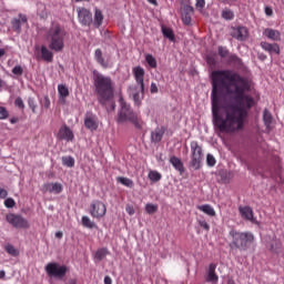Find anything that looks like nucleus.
Segmentation results:
<instances>
[{
    "mask_svg": "<svg viewBox=\"0 0 284 284\" xmlns=\"http://www.w3.org/2000/svg\"><path fill=\"white\" fill-rule=\"evenodd\" d=\"M41 54H42V59L44 61H47V63H52V59H53V54L51 51H49V49L45 45L41 47Z\"/></svg>",
    "mask_w": 284,
    "mask_h": 284,
    "instance_id": "obj_26",
    "label": "nucleus"
},
{
    "mask_svg": "<svg viewBox=\"0 0 284 284\" xmlns=\"http://www.w3.org/2000/svg\"><path fill=\"white\" fill-rule=\"evenodd\" d=\"M58 92L60 94V103H65V98L70 97V90L64 84L58 85Z\"/></svg>",
    "mask_w": 284,
    "mask_h": 284,
    "instance_id": "obj_21",
    "label": "nucleus"
},
{
    "mask_svg": "<svg viewBox=\"0 0 284 284\" xmlns=\"http://www.w3.org/2000/svg\"><path fill=\"white\" fill-rule=\"evenodd\" d=\"M133 74L138 85H140L141 94L143 97V92H145V83H144L145 70L142 67H135L133 68Z\"/></svg>",
    "mask_w": 284,
    "mask_h": 284,
    "instance_id": "obj_10",
    "label": "nucleus"
},
{
    "mask_svg": "<svg viewBox=\"0 0 284 284\" xmlns=\"http://www.w3.org/2000/svg\"><path fill=\"white\" fill-rule=\"evenodd\" d=\"M265 14H266V17H272V14H274V11L272 10V8L266 7L265 8Z\"/></svg>",
    "mask_w": 284,
    "mask_h": 284,
    "instance_id": "obj_57",
    "label": "nucleus"
},
{
    "mask_svg": "<svg viewBox=\"0 0 284 284\" xmlns=\"http://www.w3.org/2000/svg\"><path fill=\"white\" fill-rule=\"evenodd\" d=\"M199 225H201L206 232L210 231V224H207L205 221H199Z\"/></svg>",
    "mask_w": 284,
    "mask_h": 284,
    "instance_id": "obj_52",
    "label": "nucleus"
},
{
    "mask_svg": "<svg viewBox=\"0 0 284 284\" xmlns=\"http://www.w3.org/2000/svg\"><path fill=\"white\" fill-rule=\"evenodd\" d=\"M109 252L106 251V248H100L95 252V258L98 261H103V258H105V256H108Z\"/></svg>",
    "mask_w": 284,
    "mask_h": 284,
    "instance_id": "obj_34",
    "label": "nucleus"
},
{
    "mask_svg": "<svg viewBox=\"0 0 284 284\" xmlns=\"http://www.w3.org/2000/svg\"><path fill=\"white\" fill-rule=\"evenodd\" d=\"M78 19L82 26H92V12L85 8L78 9Z\"/></svg>",
    "mask_w": 284,
    "mask_h": 284,
    "instance_id": "obj_11",
    "label": "nucleus"
},
{
    "mask_svg": "<svg viewBox=\"0 0 284 284\" xmlns=\"http://www.w3.org/2000/svg\"><path fill=\"white\" fill-rule=\"evenodd\" d=\"M104 284H112V278L110 276L104 277Z\"/></svg>",
    "mask_w": 284,
    "mask_h": 284,
    "instance_id": "obj_58",
    "label": "nucleus"
},
{
    "mask_svg": "<svg viewBox=\"0 0 284 284\" xmlns=\"http://www.w3.org/2000/svg\"><path fill=\"white\" fill-rule=\"evenodd\" d=\"M145 61L150 68H156V58L152 54H146Z\"/></svg>",
    "mask_w": 284,
    "mask_h": 284,
    "instance_id": "obj_38",
    "label": "nucleus"
},
{
    "mask_svg": "<svg viewBox=\"0 0 284 284\" xmlns=\"http://www.w3.org/2000/svg\"><path fill=\"white\" fill-rule=\"evenodd\" d=\"M151 94H156L159 92V87H156V83H151Z\"/></svg>",
    "mask_w": 284,
    "mask_h": 284,
    "instance_id": "obj_53",
    "label": "nucleus"
},
{
    "mask_svg": "<svg viewBox=\"0 0 284 284\" xmlns=\"http://www.w3.org/2000/svg\"><path fill=\"white\" fill-rule=\"evenodd\" d=\"M261 45L263 50H266V52H270V50H272V44L268 42H261Z\"/></svg>",
    "mask_w": 284,
    "mask_h": 284,
    "instance_id": "obj_49",
    "label": "nucleus"
},
{
    "mask_svg": "<svg viewBox=\"0 0 284 284\" xmlns=\"http://www.w3.org/2000/svg\"><path fill=\"white\" fill-rule=\"evenodd\" d=\"M4 205L6 207H14V205H17V203L14 202V199L12 197H8L6 201H4Z\"/></svg>",
    "mask_w": 284,
    "mask_h": 284,
    "instance_id": "obj_44",
    "label": "nucleus"
},
{
    "mask_svg": "<svg viewBox=\"0 0 284 284\" xmlns=\"http://www.w3.org/2000/svg\"><path fill=\"white\" fill-rule=\"evenodd\" d=\"M222 18L226 21H232V19H234V12L230 9H224L222 11Z\"/></svg>",
    "mask_w": 284,
    "mask_h": 284,
    "instance_id": "obj_36",
    "label": "nucleus"
},
{
    "mask_svg": "<svg viewBox=\"0 0 284 284\" xmlns=\"http://www.w3.org/2000/svg\"><path fill=\"white\" fill-rule=\"evenodd\" d=\"M170 163L173 165V168H175V170H178L181 174H183V172H185V168H183V162L181 161V159L176 158V156H172L170 159Z\"/></svg>",
    "mask_w": 284,
    "mask_h": 284,
    "instance_id": "obj_22",
    "label": "nucleus"
},
{
    "mask_svg": "<svg viewBox=\"0 0 284 284\" xmlns=\"http://www.w3.org/2000/svg\"><path fill=\"white\" fill-rule=\"evenodd\" d=\"M268 250L273 254H281V252H283V244L281 243V240L278 239L272 240L270 242Z\"/></svg>",
    "mask_w": 284,
    "mask_h": 284,
    "instance_id": "obj_17",
    "label": "nucleus"
},
{
    "mask_svg": "<svg viewBox=\"0 0 284 284\" xmlns=\"http://www.w3.org/2000/svg\"><path fill=\"white\" fill-rule=\"evenodd\" d=\"M17 121H19L18 118H12V119L10 120V123L14 124V123H17Z\"/></svg>",
    "mask_w": 284,
    "mask_h": 284,
    "instance_id": "obj_61",
    "label": "nucleus"
},
{
    "mask_svg": "<svg viewBox=\"0 0 284 284\" xmlns=\"http://www.w3.org/2000/svg\"><path fill=\"white\" fill-rule=\"evenodd\" d=\"M131 91L133 92V101L138 105H141V85L131 87Z\"/></svg>",
    "mask_w": 284,
    "mask_h": 284,
    "instance_id": "obj_27",
    "label": "nucleus"
},
{
    "mask_svg": "<svg viewBox=\"0 0 284 284\" xmlns=\"http://www.w3.org/2000/svg\"><path fill=\"white\" fill-rule=\"evenodd\" d=\"M9 113L6 106H0V120L8 119Z\"/></svg>",
    "mask_w": 284,
    "mask_h": 284,
    "instance_id": "obj_45",
    "label": "nucleus"
},
{
    "mask_svg": "<svg viewBox=\"0 0 284 284\" xmlns=\"http://www.w3.org/2000/svg\"><path fill=\"white\" fill-rule=\"evenodd\" d=\"M149 179H150V181H153V183H156V182L161 181V173H159L156 171H151L149 173Z\"/></svg>",
    "mask_w": 284,
    "mask_h": 284,
    "instance_id": "obj_39",
    "label": "nucleus"
},
{
    "mask_svg": "<svg viewBox=\"0 0 284 284\" xmlns=\"http://www.w3.org/2000/svg\"><path fill=\"white\" fill-rule=\"evenodd\" d=\"M12 74H16L17 77H21L23 74V68L21 65H16L12 69Z\"/></svg>",
    "mask_w": 284,
    "mask_h": 284,
    "instance_id": "obj_43",
    "label": "nucleus"
},
{
    "mask_svg": "<svg viewBox=\"0 0 284 284\" xmlns=\"http://www.w3.org/2000/svg\"><path fill=\"white\" fill-rule=\"evenodd\" d=\"M108 212V207L101 201H94L90 207V214L93 219H103L105 213Z\"/></svg>",
    "mask_w": 284,
    "mask_h": 284,
    "instance_id": "obj_9",
    "label": "nucleus"
},
{
    "mask_svg": "<svg viewBox=\"0 0 284 284\" xmlns=\"http://www.w3.org/2000/svg\"><path fill=\"white\" fill-rule=\"evenodd\" d=\"M6 277V271H0V278H4Z\"/></svg>",
    "mask_w": 284,
    "mask_h": 284,
    "instance_id": "obj_62",
    "label": "nucleus"
},
{
    "mask_svg": "<svg viewBox=\"0 0 284 284\" xmlns=\"http://www.w3.org/2000/svg\"><path fill=\"white\" fill-rule=\"evenodd\" d=\"M118 181L125 187H134V182L128 178H118Z\"/></svg>",
    "mask_w": 284,
    "mask_h": 284,
    "instance_id": "obj_35",
    "label": "nucleus"
},
{
    "mask_svg": "<svg viewBox=\"0 0 284 284\" xmlns=\"http://www.w3.org/2000/svg\"><path fill=\"white\" fill-rule=\"evenodd\" d=\"M0 199H8V191L6 189H0Z\"/></svg>",
    "mask_w": 284,
    "mask_h": 284,
    "instance_id": "obj_54",
    "label": "nucleus"
},
{
    "mask_svg": "<svg viewBox=\"0 0 284 284\" xmlns=\"http://www.w3.org/2000/svg\"><path fill=\"white\" fill-rule=\"evenodd\" d=\"M120 105L121 109L118 112L116 121L118 123H131V125H134L136 130H141L143 128V120L139 118V114L132 110V106L128 104L126 101L123 100V98H120Z\"/></svg>",
    "mask_w": 284,
    "mask_h": 284,
    "instance_id": "obj_4",
    "label": "nucleus"
},
{
    "mask_svg": "<svg viewBox=\"0 0 284 284\" xmlns=\"http://www.w3.org/2000/svg\"><path fill=\"white\" fill-rule=\"evenodd\" d=\"M145 212L148 214H156V212H159V206L156 204L149 203L145 205Z\"/></svg>",
    "mask_w": 284,
    "mask_h": 284,
    "instance_id": "obj_33",
    "label": "nucleus"
},
{
    "mask_svg": "<svg viewBox=\"0 0 284 284\" xmlns=\"http://www.w3.org/2000/svg\"><path fill=\"white\" fill-rule=\"evenodd\" d=\"M55 239H63V232L58 231V232L55 233Z\"/></svg>",
    "mask_w": 284,
    "mask_h": 284,
    "instance_id": "obj_59",
    "label": "nucleus"
},
{
    "mask_svg": "<svg viewBox=\"0 0 284 284\" xmlns=\"http://www.w3.org/2000/svg\"><path fill=\"white\" fill-rule=\"evenodd\" d=\"M84 125L88 130L94 131L99 128V123L92 116H88L84 119Z\"/></svg>",
    "mask_w": 284,
    "mask_h": 284,
    "instance_id": "obj_24",
    "label": "nucleus"
},
{
    "mask_svg": "<svg viewBox=\"0 0 284 284\" xmlns=\"http://www.w3.org/2000/svg\"><path fill=\"white\" fill-rule=\"evenodd\" d=\"M217 52L222 59H226V57H230V51L225 47H219Z\"/></svg>",
    "mask_w": 284,
    "mask_h": 284,
    "instance_id": "obj_41",
    "label": "nucleus"
},
{
    "mask_svg": "<svg viewBox=\"0 0 284 284\" xmlns=\"http://www.w3.org/2000/svg\"><path fill=\"white\" fill-rule=\"evenodd\" d=\"M6 54V50L4 49H0V57H3Z\"/></svg>",
    "mask_w": 284,
    "mask_h": 284,
    "instance_id": "obj_63",
    "label": "nucleus"
},
{
    "mask_svg": "<svg viewBox=\"0 0 284 284\" xmlns=\"http://www.w3.org/2000/svg\"><path fill=\"white\" fill-rule=\"evenodd\" d=\"M93 83L99 103L105 108L106 112H114L116 102H114V84L112 79L94 70Z\"/></svg>",
    "mask_w": 284,
    "mask_h": 284,
    "instance_id": "obj_2",
    "label": "nucleus"
},
{
    "mask_svg": "<svg viewBox=\"0 0 284 284\" xmlns=\"http://www.w3.org/2000/svg\"><path fill=\"white\" fill-rule=\"evenodd\" d=\"M45 272L49 276H54L55 278H63L68 272V266H61L58 263H49L45 266Z\"/></svg>",
    "mask_w": 284,
    "mask_h": 284,
    "instance_id": "obj_8",
    "label": "nucleus"
},
{
    "mask_svg": "<svg viewBox=\"0 0 284 284\" xmlns=\"http://www.w3.org/2000/svg\"><path fill=\"white\" fill-rule=\"evenodd\" d=\"M196 8H201V9L205 8V0H197Z\"/></svg>",
    "mask_w": 284,
    "mask_h": 284,
    "instance_id": "obj_56",
    "label": "nucleus"
},
{
    "mask_svg": "<svg viewBox=\"0 0 284 284\" xmlns=\"http://www.w3.org/2000/svg\"><path fill=\"white\" fill-rule=\"evenodd\" d=\"M211 77V103L215 130L226 134L243 130L247 112L254 105V98L245 94V91L250 90V84L231 70L213 71Z\"/></svg>",
    "mask_w": 284,
    "mask_h": 284,
    "instance_id": "obj_1",
    "label": "nucleus"
},
{
    "mask_svg": "<svg viewBox=\"0 0 284 284\" xmlns=\"http://www.w3.org/2000/svg\"><path fill=\"white\" fill-rule=\"evenodd\" d=\"M229 236L231 237L229 246L234 251L239 250V252H245V250H250L252 243H254V234L250 232L231 230Z\"/></svg>",
    "mask_w": 284,
    "mask_h": 284,
    "instance_id": "obj_3",
    "label": "nucleus"
},
{
    "mask_svg": "<svg viewBox=\"0 0 284 284\" xmlns=\"http://www.w3.org/2000/svg\"><path fill=\"white\" fill-rule=\"evenodd\" d=\"M192 14H194V8L190 4H184L181 8V17L184 26L192 23Z\"/></svg>",
    "mask_w": 284,
    "mask_h": 284,
    "instance_id": "obj_12",
    "label": "nucleus"
},
{
    "mask_svg": "<svg viewBox=\"0 0 284 284\" xmlns=\"http://www.w3.org/2000/svg\"><path fill=\"white\" fill-rule=\"evenodd\" d=\"M240 214L245 221H254V211L250 206H240Z\"/></svg>",
    "mask_w": 284,
    "mask_h": 284,
    "instance_id": "obj_16",
    "label": "nucleus"
},
{
    "mask_svg": "<svg viewBox=\"0 0 284 284\" xmlns=\"http://www.w3.org/2000/svg\"><path fill=\"white\" fill-rule=\"evenodd\" d=\"M149 3H152L153 6H159V2H156V0H148Z\"/></svg>",
    "mask_w": 284,
    "mask_h": 284,
    "instance_id": "obj_60",
    "label": "nucleus"
},
{
    "mask_svg": "<svg viewBox=\"0 0 284 284\" xmlns=\"http://www.w3.org/2000/svg\"><path fill=\"white\" fill-rule=\"evenodd\" d=\"M206 163L210 168H214V165H216V159H214V155L207 154L206 155Z\"/></svg>",
    "mask_w": 284,
    "mask_h": 284,
    "instance_id": "obj_42",
    "label": "nucleus"
},
{
    "mask_svg": "<svg viewBox=\"0 0 284 284\" xmlns=\"http://www.w3.org/2000/svg\"><path fill=\"white\" fill-rule=\"evenodd\" d=\"M103 23V12H101V10L95 9V13H94V26H97V28H100V26H102Z\"/></svg>",
    "mask_w": 284,
    "mask_h": 284,
    "instance_id": "obj_31",
    "label": "nucleus"
},
{
    "mask_svg": "<svg viewBox=\"0 0 284 284\" xmlns=\"http://www.w3.org/2000/svg\"><path fill=\"white\" fill-rule=\"evenodd\" d=\"M44 190L50 193L54 192L55 194H61L63 186L60 183H49L44 185Z\"/></svg>",
    "mask_w": 284,
    "mask_h": 284,
    "instance_id": "obj_20",
    "label": "nucleus"
},
{
    "mask_svg": "<svg viewBox=\"0 0 284 284\" xmlns=\"http://www.w3.org/2000/svg\"><path fill=\"white\" fill-rule=\"evenodd\" d=\"M227 284H236V282H234V280H229Z\"/></svg>",
    "mask_w": 284,
    "mask_h": 284,
    "instance_id": "obj_64",
    "label": "nucleus"
},
{
    "mask_svg": "<svg viewBox=\"0 0 284 284\" xmlns=\"http://www.w3.org/2000/svg\"><path fill=\"white\" fill-rule=\"evenodd\" d=\"M264 34L267 37V39H272L273 41H281V32L276 30L265 29Z\"/></svg>",
    "mask_w": 284,
    "mask_h": 284,
    "instance_id": "obj_23",
    "label": "nucleus"
},
{
    "mask_svg": "<svg viewBox=\"0 0 284 284\" xmlns=\"http://www.w3.org/2000/svg\"><path fill=\"white\" fill-rule=\"evenodd\" d=\"M14 105H17V108H20V110H23L26 108V104H23V99L21 98L16 99Z\"/></svg>",
    "mask_w": 284,
    "mask_h": 284,
    "instance_id": "obj_46",
    "label": "nucleus"
},
{
    "mask_svg": "<svg viewBox=\"0 0 284 284\" xmlns=\"http://www.w3.org/2000/svg\"><path fill=\"white\" fill-rule=\"evenodd\" d=\"M62 163L67 168H74V158H72V156H63L62 158Z\"/></svg>",
    "mask_w": 284,
    "mask_h": 284,
    "instance_id": "obj_37",
    "label": "nucleus"
},
{
    "mask_svg": "<svg viewBox=\"0 0 284 284\" xmlns=\"http://www.w3.org/2000/svg\"><path fill=\"white\" fill-rule=\"evenodd\" d=\"M28 23V18L23 13H19L18 18L11 20L12 30L18 34H21V24Z\"/></svg>",
    "mask_w": 284,
    "mask_h": 284,
    "instance_id": "obj_14",
    "label": "nucleus"
},
{
    "mask_svg": "<svg viewBox=\"0 0 284 284\" xmlns=\"http://www.w3.org/2000/svg\"><path fill=\"white\" fill-rule=\"evenodd\" d=\"M197 210L204 212V214H207V216H216V211H214V207H212L210 204L199 205Z\"/></svg>",
    "mask_w": 284,
    "mask_h": 284,
    "instance_id": "obj_25",
    "label": "nucleus"
},
{
    "mask_svg": "<svg viewBox=\"0 0 284 284\" xmlns=\"http://www.w3.org/2000/svg\"><path fill=\"white\" fill-rule=\"evenodd\" d=\"M43 106L45 108V110L50 108V98H48V95L44 97Z\"/></svg>",
    "mask_w": 284,
    "mask_h": 284,
    "instance_id": "obj_55",
    "label": "nucleus"
},
{
    "mask_svg": "<svg viewBox=\"0 0 284 284\" xmlns=\"http://www.w3.org/2000/svg\"><path fill=\"white\" fill-rule=\"evenodd\" d=\"M82 225L84 227H88L89 230H94V227H97V224L94 222H91L90 217L88 216L82 217Z\"/></svg>",
    "mask_w": 284,
    "mask_h": 284,
    "instance_id": "obj_32",
    "label": "nucleus"
},
{
    "mask_svg": "<svg viewBox=\"0 0 284 284\" xmlns=\"http://www.w3.org/2000/svg\"><path fill=\"white\" fill-rule=\"evenodd\" d=\"M206 62L209 65H216V60L212 55L206 57Z\"/></svg>",
    "mask_w": 284,
    "mask_h": 284,
    "instance_id": "obj_50",
    "label": "nucleus"
},
{
    "mask_svg": "<svg viewBox=\"0 0 284 284\" xmlns=\"http://www.w3.org/2000/svg\"><path fill=\"white\" fill-rule=\"evenodd\" d=\"M268 52H274L275 54H281V48L276 43L271 44V50Z\"/></svg>",
    "mask_w": 284,
    "mask_h": 284,
    "instance_id": "obj_48",
    "label": "nucleus"
},
{
    "mask_svg": "<svg viewBox=\"0 0 284 284\" xmlns=\"http://www.w3.org/2000/svg\"><path fill=\"white\" fill-rule=\"evenodd\" d=\"M29 106L31 108L33 114L37 112V104L34 103V99L29 98L28 99Z\"/></svg>",
    "mask_w": 284,
    "mask_h": 284,
    "instance_id": "obj_47",
    "label": "nucleus"
},
{
    "mask_svg": "<svg viewBox=\"0 0 284 284\" xmlns=\"http://www.w3.org/2000/svg\"><path fill=\"white\" fill-rule=\"evenodd\" d=\"M231 37H233V39H237V41H245V39H247L248 37L247 28L245 27L233 28L231 32Z\"/></svg>",
    "mask_w": 284,
    "mask_h": 284,
    "instance_id": "obj_13",
    "label": "nucleus"
},
{
    "mask_svg": "<svg viewBox=\"0 0 284 284\" xmlns=\"http://www.w3.org/2000/svg\"><path fill=\"white\" fill-rule=\"evenodd\" d=\"M95 61H98V63L102 65V68H108L109 65L105 59L103 58V51H101V49L95 50Z\"/></svg>",
    "mask_w": 284,
    "mask_h": 284,
    "instance_id": "obj_28",
    "label": "nucleus"
},
{
    "mask_svg": "<svg viewBox=\"0 0 284 284\" xmlns=\"http://www.w3.org/2000/svg\"><path fill=\"white\" fill-rule=\"evenodd\" d=\"M164 134H165V129H163V126L156 128L151 133V141H152V143H161V140L163 139Z\"/></svg>",
    "mask_w": 284,
    "mask_h": 284,
    "instance_id": "obj_18",
    "label": "nucleus"
},
{
    "mask_svg": "<svg viewBox=\"0 0 284 284\" xmlns=\"http://www.w3.org/2000/svg\"><path fill=\"white\" fill-rule=\"evenodd\" d=\"M65 30L60 24L51 27L47 33V41H49V49L53 52H62L64 48Z\"/></svg>",
    "mask_w": 284,
    "mask_h": 284,
    "instance_id": "obj_5",
    "label": "nucleus"
},
{
    "mask_svg": "<svg viewBox=\"0 0 284 284\" xmlns=\"http://www.w3.org/2000/svg\"><path fill=\"white\" fill-rule=\"evenodd\" d=\"M192 150V159H191V168L193 170H201V163L203 161V149L199 146V142L191 143Z\"/></svg>",
    "mask_w": 284,
    "mask_h": 284,
    "instance_id": "obj_6",
    "label": "nucleus"
},
{
    "mask_svg": "<svg viewBox=\"0 0 284 284\" xmlns=\"http://www.w3.org/2000/svg\"><path fill=\"white\" fill-rule=\"evenodd\" d=\"M273 119L274 118H272V113L270 112V110L265 109L263 112V121L266 128H270V125H272Z\"/></svg>",
    "mask_w": 284,
    "mask_h": 284,
    "instance_id": "obj_30",
    "label": "nucleus"
},
{
    "mask_svg": "<svg viewBox=\"0 0 284 284\" xmlns=\"http://www.w3.org/2000/svg\"><path fill=\"white\" fill-rule=\"evenodd\" d=\"M206 281H209V283H216V281H219V275H216V264L211 263L209 265Z\"/></svg>",
    "mask_w": 284,
    "mask_h": 284,
    "instance_id": "obj_19",
    "label": "nucleus"
},
{
    "mask_svg": "<svg viewBox=\"0 0 284 284\" xmlns=\"http://www.w3.org/2000/svg\"><path fill=\"white\" fill-rule=\"evenodd\" d=\"M125 211L128 212V214L130 216L134 215V206L128 204L126 207H125Z\"/></svg>",
    "mask_w": 284,
    "mask_h": 284,
    "instance_id": "obj_51",
    "label": "nucleus"
},
{
    "mask_svg": "<svg viewBox=\"0 0 284 284\" xmlns=\"http://www.w3.org/2000/svg\"><path fill=\"white\" fill-rule=\"evenodd\" d=\"M6 252L11 256H19V251L12 244L6 246Z\"/></svg>",
    "mask_w": 284,
    "mask_h": 284,
    "instance_id": "obj_40",
    "label": "nucleus"
},
{
    "mask_svg": "<svg viewBox=\"0 0 284 284\" xmlns=\"http://www.w3.org/2000/svg\"><path fill=\"white\" fill-rule=\"evenodd\" d=\"M7 221L12 225V227H16L18 230H28L30 227V223L26 220V217L10 213L6 216Z\"/></svg>",
    "mask_w": 284,
    "mask_h": 284,
    "instance_id": "obj_7",
    "label": "nucleus"
},
{
    "mask_svg": "<svg viewBox=\"0 0 284 284\" xmlns=\"http://www.w3.org/2000/svg\"><path fill=\"white\" fill-rule=\"evenodd\" d=\"M162 33L163 37H165V39H169V41H174V31L172 30V28H168L165 26H162Z\"/></svg>",
    "mask_w": 284,
    "mask_h": 284,
    "instance_id": "obj_29",
    "label": "nucleus"
},
{
    "mask_svg": "<svg viewBox=\"0 0 284 284\" xmlns=\"http://www.w3.org/2000/svg\"><path fill=\"white\" fill-rule=\"evenodd\" d=\"M58 139H60V141H73L74 133H72V130H70L68 125H63L58 132Z\"/></svg>",
    "mask_w": 284,
    "mask_h": 284,
    "instance_id": "obj_15",
    "label": "nucleus"
}]
</instances>
